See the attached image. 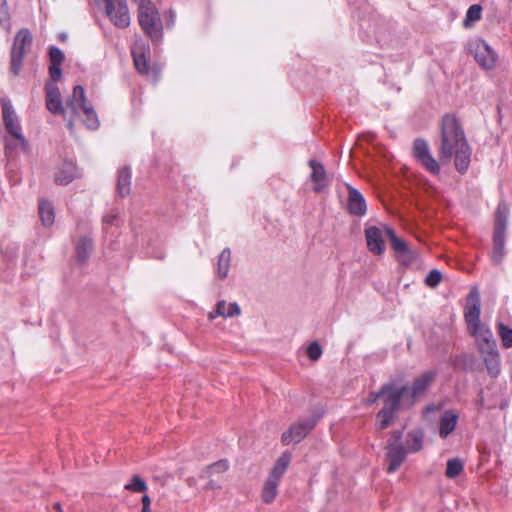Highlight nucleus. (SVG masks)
Returning a JSON list of instances; mask_svg holds the SVG:
<instances>
[{
  "label": "nucleus",
  "instance_id": "1",
  "mask_svg": "<svg viewBox=\"0 0 512 512\" xmlns=\"http://www.w3.org/2000/svg\"><path fill=\"white\" fill-rule=\"evenodd\" d=\"M46 83V108L56 115H63L64 118L70 113L67 127L70 132L74 131V122L81 118L83 124L90 130H96L100 126L98 116L94 107L87 101L85 90L81 85L73 88L72 95L66 100V108L63 106L60 90L55 83Z\"/></svg>",
  "mask_w": 512,
  "mask_h": 512
},
{
  "label": "nucleus",
  "instance_id": "2",
  "mask_svg": "<svg viewBox=\"0 0 512 512\" xmlns=\"http://www.w3.org/2000/svg\"><path fill=\"white\" fill-rule=\"evenodd\" d=\"M481 301L477 288H473L464 308V318L468 332L475 338L488 374L497 377L501 371L500 356L492 331L480 320Z\"/></svg>",
  "mask_w": 512,
  "mask_h": 512
},
{
  "label": "nucleus",
  "instance_id": "3",
  "mask_svg": "<svg viewBox=\"0 0 512 512\" xmlns=\"http://www.w3.org/2000/svg\"><path fill=\"white\" fill-rule=\"evenodd\" d=\"M438 154L443 164L449 163L454 157L455 168L460 174L466 173L469 168L471 148L458 119L452 115L442 118Z\"/></svg>",
  "mask_w": 512,
  "mask_h": 512
},
{
  "label": "nucleus",
  "instance_id": "4",
  "mask_svg": "<svg viewBox=\"0 0 512 512\" xmlns=\"http://www.w3.org/2000/svg\"><path fill=\"white\" fill-rule=\"evenodd\" d=\"M404 389H398L395 382L384 384L379 391L371 392L366 399V404L372 405L379 398L383 399L384 406L377 413L376 426L379 430L388 428L394 421L395 414L401 410V397Z\"/></svg>",
  "mask_w": 512,
  "mask_h": 512
},
{
  "label": "nucleus",
  "instance_id": "5",
  "mask_svg": "<svg viewBox=\"0 0 512 512\" xmlns=\"http://www.w3.org/2000/svg\"><path fill=\"white\" fill-rule=\"evenodd\" d=\"M425 433L421 428L410 430L402 443H388L386 445L387 472L394 473L405 461L408 453H417L423 449Z\"/></svg>",
  "mask_w": 512,
  "mask_h": 512
},
{
  "label": "nucleus",
  "instance_id": "6",
  "mask_svg": "<svg viewBox=\"0 0 512 512\" xmlns=\"http://www.w3.org/2000/svg\"><path fill=\"white\" fill-rule=\"evenodd\" d=\"M137 19L144 34L153 42L162 39V20L157 7L151 0H141L140 4L137 5Z\"/></svg>",
  "mask_w": 512,
  "mask_h": 512
},
{
  "label": "nucleus",
  "instance_id": "7",
  "mask_svg": "<svg viewBox=\"0 0 512 512\" xmlns=\"http://www.w3.org/2000/svg\"><path fill=\"white\" fill-rule=\"evenodd\" d=\"M1 105L5 129L15 140L14 142L6 141L5 148L7 150H12L20 147L24 151L28 150V142L22 133V127L13 106L10 101L5 99L1 100Z\"/></svg>",
  "mask_w": 512,
  "mask_h": 512
},
{
  "label": "nucleus",
  "instance_id": "8",
  "mask_svg": "<svg viewBox=\"0 0 512 512\" xmlns=\"http://www.w3.org/2000/svg\"><path fill=\"white\" fill-rule=\"evenodd\" d=\"M436 375V371L428 370L415 378L411 387L398 385V389H404L401 397V409L411 408L434 382Z\"/></svg>",
  "mask_w": 512,
  "mask_h": 512
},
{
  "label": "nucleus",
  "instance_id": "9",
  "mask_svg": "<svg viewBox=\"0 0 512 512\" xmlns=\"http://www.w3.org/2000/svg\"><path fill=\"white\" fill-rule=\"evenodd\" d=\"M290 461L291 454L288 452L282 453V455L276 460L263 486L262 500L265 503H271L276 498L278 485L285 471L287 470Z\"/></svg>",
  "mask_w": 512,
  "mask_h": 512
},
{
  "label": "nucleus",
  "instance_id": "10",
  "mask_svg": "<svg viewBox=\"0 0 512 512\" xmlns=\"http://www.w3.org/2000/svg\"><path fill=\"white\" fill-rule=\"evenodd\" d=\"M32 45V35L26 28L20 29L13 41L11 50L10 69L14 75H18L23 63V58Z\"/></svg>",
  "mask_w": 512,
  "mask_h": 512
},
{
  "label": "nucleus",
  "instance_id": "11",
  "mask_svg": "<svg viewBox=\"0 0 512 512\" xmlns=\"http://www.w3.org/2000/svg\"><path fill=\"white\" fill-rule=\"evenodd\" d=\"M467 49L474 55L476 62L483 69L491 70L495 67L497 55L483 39L475 38L470 40L467 44Z\"/></svg>",
  "mask_w": 512,
  "mask_h": 512
},
{
  "label": "nucleus",
  "instance_id": "12",
  "mask_svg": "<svg viewBox=\"0 0 512 512\" xmlns=\"http://www.w3.org/2000/svg\"><path fill=\"white\" fill-rule=\"evenodd\" d=\"M412 154L428 172L433 175L439 174L440 164L432 155L430 146L426 140L422 138L415 139L413 142Z\"/></svg>",
  "mask_w": 512,
  "mask_h": 512
},
{
  "label": "nucleus",
  "instance_id": "13",
  "mask_svg": "<svg viewBox=\"0 0 512 512\" xmlns=\"http://www.w3.org/2000/svg\"><path fill=\"white\" fill-rule=\"evenodd\" d=\"M105 3L106 15L120 29L130 25L131 17L126 0H102Z\"/></svg>",
  "mask_w": 512,
  "mask_h": 512
},
{
  "label": "nucleus",
  "instance_id": "14",
  "mask_svg": "<svg viewBox=\"0 0 512 512\" xmlns=\"http://www.w3.org/2000/svg\"><path fill=\"white\" fill-rule=\"evenodd\" d=\"M315 425L316 420L314 419H305L292 424L289 429L282 434L281 441L283 445L301 442Z\"/></svg>",
  "mask_w": 512,
  "mask_h": 512
},
{
  "label": "nucleus",
  "instance_id": "15",
  "mask_svg": "<svg viewBox=\"0 0 512 512\" xmlns=\"http://www.w3.org/2000/svg\"><path fill=\"white\" fill-rule=\"evenodd\" d=\"M135 68L143 75H157V71L151 69L146 54H149V46L143 42L135 43L131 50Z\"/></svg>",
  "mask_w": 512,
  "mask_h": 512
},
{
  "label": "nucleus",
  "instance_id": "16",
  "mask_svg": "<svg viewBox=\"0 0 512 512\" xmlns=\"http://www.w3.org/2000/svg\"><path fill=\"white\" fill-rule=\"evenodd\" d=\"M384 226L376 227L372 226L365 230V237L367 242V247L370 252L381 255L385 251L384 246V237H385Z\"/></svg>",
  "mask_w": 512,
  "mask_h": 512
},
{
  "label": "nucleus",
  "instance_id": "17",
  "mask_svg": "<svg viewBox=\"0 0 512 512\" xmlns=\"http://www.w3.org/2000/svg\"><path fill=\"white\" fill-rule=\"evenodd\" d=\"M308 164L312 169L310 179L314 183L313 189L316 192H321L329 185L325 168L320 162L313 159Z\"/></svg>",
  "mask_w": 512,
  "mask_h": 512
},
{
  "label": "nucleus",
  "instance_id": "18",
  "mask_svg": "<svg viewBox=\"0 0 512 512\" xmlns=\"http://www.w3.org/2000/svg\"><path fill=\"white\" fill-rule=\"evenodd\" d=\"M49 59L50 78L53 81H58L62 76L61 65L65 59L64 53L58 47L52 46L49 48Z\"/></svg>",
  "mask_w": 512,
  "mask_h": 512
},
{
  "label": "nucleus",
  "instance_id": "19",
  "mask_svg": "<svg viewBox=\"0 0 512 512\" xmlns=\"http://www.w3.org/2000/svg\"><path fill=\"white\" fill-rule=\"evenodd\" d=\"M240 314L241 309L236 302L227 304L226 301L221 300L217 303L215 310L209 312L208 319L214 320L217 317L230 318Z\"/></svg>",
  "mask_w": 512,
  "mask_h": 512
},
{
  "label": "nucleus",
  "instance_id": "20",
  "mask_svg": "<svg viewBox=\"0 0 512 512\" xmlns=\"http://www.w3.org/2000/svg\"><path fill=\"white\" fill-rule=\"evenodd\" d=\"M348 210L351 214L362 216L366 212V202L362 194L352 186H348Z\"/></svg>",
  "mask_w": 512,
  "mask_h": 512
},
{
  "label": "nucleus",
  "instance_id": "21",
  "mask_svg": "<svg viewBox=\"0 0 512 512\" xmlns=\"http://www.w3.org/2000/svg\"><path fill=\"white\" fill-rule=\"evenodd\" d=\"M457 422V413L453 410H446L439 421V436L446 439L455 430Z\"/></svg>",
  "mask_w": 512,
  "mask_h": 512
},
{
  "label": "nucleus",
  "instance_id": "22",
  "mask_svg": "<svg viewBox=\"0 0 512 512\" xmlns=\"http://www.w3.org/2000/svg\"><path fill=\"white\" fill-rule=\"evenodd\" d=\"M78 176L76 164L65 161L55 175V182L59 185H68Z\"/></svg>",
  "mask_w": 512,
  "mask_h": 512
},
{
  "label": "nucleus",
  "instance_id": "23",
  "mask_svg": "<svg viewBox=\"0 0 512 512\" xmlns=\"http://www.w3.org/2000/svg\"><path fill=\"white\" fill-rule=\"evenodd\" d=\"M505 256V233H493V250L491 253V260L495 265L502 262Z\"/></svg>",
  "mask_w": 512,
  "mask_h": 512
},
{
  "label": "nucleus",
  "instance_id": "24",
  "mask_svg": "<svg viewBox=\"0 0 512 512\" xmlns=\"http://www.w3.org/2000/svg\"><path fill=\"white\" fill-rule=\"evenodd\" d=\"M75 249H76L77 261L80 263L86 262L88 260V258L90 257V254L93 250L92 239L87 236L81 237L77 241Z\"/></svg>",
  "mask_w": 512,
  "mask_h": 512
},
{
  "label": "nucleus",
  "instance_id": "25",
  "mask_svg": "<svg viewBox=\"0 0 512 512\" xmlns=\"http://www.w3.org/2000/svg\"><path fill=\"white\" fill-rule=\"evenodd\" d=\"M231 265V250L225 248L218 257L216 265V274L218 278L225 279L228 276Z\"/></svg>",
  "mask_w": 512,
  "mask_h": 512
},
{
  "label": "nucleus",
  "instance_id": "26",
  "mask_svg": "<svg viewBox=\"0 0 512 512\" xmlns=\"http://www.w3.org/2000/svg\"><path fill=\"white\" fill-rule=\"evenodd\" d=\"M117 189L122 197L127 196L131 191V169L123 167L118 172Z\"/></svg>",
  "mask_w": 512,
  "mask_h": 512
},
{
  "label": "nucleus",
  "instance_id": "27",
  "mask_svg": "<svg viewBox=\"0 0 512 512\" xmlns=\"http://www.w3.org/2000/svg\"><path fill=\"white\" fill-rule=\"evenodd\" d=\"M39 216L44 226H51L55 220V211L51 202L41 199L38 204Z\"/></svg>",
  "mask_w": 512,
  "mask_h": 512
},
{
  "label": "nucleus",
  "instance_id": "28",
  "mask_svg": "<svg viewBox=\"0 0 512 512\" xmlns=\"http://www.w3.org/2000/svg\"><path fill=\"white\" fill-rule=\"evenodd\" d=\"M384 231L386 237L390 239L391 246L393 250L396 252L397 256H399L401 253H408V245L406 244L405 241L396 236L395 231L391 227L384 226Z\"/></svg>",
  "mask_w": 512,
  "mask_h": 512
},
{
  "label": "nucleus",
  "instance_id": "29",
  "mask_svg": "<svg viewBox=\"0 0 512 512\" xmlns=\"http://www.w3.org/2000/svg\"><path fill=\"white\" fill-rule=\"evenodd\" d=\"M508 214H509V210H508L507 206L503 203H500L496 210L494 232H500V233L506 232Z\"/></svg>",
  "mask_w": 512,
  "mask_h": 512
},
{
  "label": "nucleus",
  "instance_id": "30",
  "mask_svg": "<svg viewBox=\"0 0 512 512\" xmlns=\"http://www.w3.org/2000/svg\"><path fill=\"white\" fill-rule=\"evenodd\" d=\"M463 462L458 458L449 459L447 461L446 476L448 478H455L463 471Z\"/></svg>",
  "mask_w": 512,
  "mask_h": 512
},
{
  "label": "nucleus",
  "instance_id": "31",
  "mask_svg": "<svg viewBox=\"0 0 512 512\" xmlns=\"http://www.w3.org/2000/svg\"><path fill=\"white\" fill-rule=\"evenodd\" d=\"M482 8L480 5L474 4L470 6L466 13L464 21L465 26H470L472 23L481 19Z\"/></svg>",
  "mask_w": 512,
  "mask_h": 512
},
{
  "label": "nucleus",
  "instance_id": "32",
  "mask_svg": "<svg viewBox=\"0 0 512 512\" xmlns=\"http://www.w3.org/2000/svg\"><path fill=\"white\" fill-rule=\"evenodd\" d=\"M498 334L502 340V344L505 348L512 347V329L504 325L503 323L498 324Z\"/></svg>",
  "mask_w": 512,
  "mask_h": 512
},
{
  "label": "nucleus",
  "instance_id": "33",
  "mask_svg": "<svg viewBox=\"0 0 512 512\" xmlns=\"http://www.w3.org/2000/svg\"><path fill=\"white\" fill-rule=\"evenodd\" d=\"M126 490L133 492H145L147 490V484L138 475L132 477L131 482L124 486Z\"/></svg>",
  "mask_w": 512,
  "mask_h": 512
},
{
  "label": "nucleus",
  "instance_id": "34",
  "mask_svg": "<svg viewBox=\"0 0 512 512\" xmlns=\"http://www.w3.org/2000/svg\"><path fill=\"white\" fill-rule=\"evenodd\" d=\"M10 14L6 0H0V25L9 30L10 29Z\"/></svg>",
  "mask_w": 512,
  "mask_h": 512
},
{
  "label": "nucleus",
  "instance_id": "35",
  "mask_svg": "<svg viewBox=\"0 0 512 512\" xmlns=\"http://www.w3.org/2000/svg\"><path fill=\"white\" fill-rule=\"evenodd\" d=\"M306 353L310 360L317 361L321 357L323 351L319 343L314 341L309 344Z\"/></svg>",
  "mask_w": 512,
  "mask_h": 512
},
{
  "label": "nucleus",
  "instance_id": "36",
  "mask_svg": "<svg viewBox=\"0 0 512 512\" xmlns=\"http://www.w3.org/2000/svg\"><path fill=\"white\" fill-rule=\"evenodd\" d=\"M442 280V273L439 270H431L425 278V284L428 287H436Z\"/></svg>",
  "mask_w": 512,
  "mask_h": 512
},
{
  "label": "nucleus",
  "instance_id": "37",
  "mask_svg": "<svg viewBox=\"0 0 512 512\" xmlns=\"http://www.w3.org/2000/svg\"><path fill=\"white\" fill-rule=\"evenodd\" d=\"M229 468V464L227 460H220L218 462L213 463L207 468V473L210 475L216 474V473H223L227 471Z\"/></svg>",
  "mask_w": 512,
  "mask_h": 512
},
{
  "label": "nucleus",
  "instance_id": "38",
  "mask_svg": "<svg viewBox=\"0 0 512 512\" xmlns=\"http://www.w3.org/2000/svg\"><path fill=\"white\" fill-rule=\"evenodd\" d=\"M397 257L401 263L406 266L412 264L416 260V254L410 248H408L407 254L401 253Z\"/></svg>",
  "mask_w": 512,
  "mask_h": 512
},
{
  "label": "nucleus",
  "instance_id": "39",
  "mask_svg": "<svg viewBox=\"0 0 512 512\" xmlns=\"http://www.w3.org/2000/svg\"><path fill=\"white\" fill-rule=\"evenodd\" d=\"M403 436V432L400 430H395L392 432V439L387 441L388 443H401V439Z\"/></svg>",
  "mask_w": 512,
  "mask_h": 512
},
{
  "label": "nucleus",
  "instance_id": "40",
  "mask_svg": "<svg viewBox=\"0 0 512 512\" xmlns=\"http://www.w3.org/2000/svg\"><path fill=\"white\" fill-rule=\"evenodd\" d=\"M142 512H151V509H150V504H151V499L148 495H144L142 497Z\"/></svg>",
  "mask_w": 512,
  "mask_h": 512
},
{
  "label": "nucleus",
  "instance_id": "41",
  "mask_svg": "<svg viewBox=\"0 0 512 512\" xmlns=\"http://www.w3.org/2000/svg\"><path fill=\"white\" fill-rule=\"evenodd\" d=\"M175 21V13L173 11L169 12V22L168 24L173 26Z\"/></svg>",
  "mask_w": 512,
  "mask_h": 512
},
{
  "label": "nucleus",
  "instance_id": "42",
  "mask_svg": "<svg viewBox=\"0 0 512 512\" xmlns=\"http://www.w3.org/2000/svg\"><path fill=\"white\" fill-rule=\"evenodd\" d=\"M53 510H55V512H64L60 503H54L53 505ZM49 512H53V511H49Z\"/></svg>",
  "mask_w": 512,
  "mask_h": 512
},
{
  "label": "nucleus",
  "instance_id": "43",
  "mask_svg": "<svg viewBox=\"0 0 512 512\" xmlns=\"http://www.w3.org/2000/svg\"><path fill=\"white\" fill-rule=\"evenodd\" d=\"M135 2L136 5H139L141 0H133Z\"/></svg>",
  "mask_w": 512,
  "mask_h": 512
}]
</instances>
